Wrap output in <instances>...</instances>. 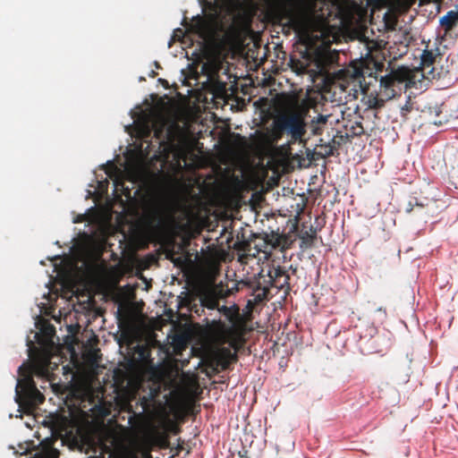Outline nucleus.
Returning <instances> with one entry per match:
<instances>
[{"label": "nucleus", "mask_w": 458, "mask_h": 458, "mask_svg": "<svg viewBox=\"0 0 458 458\" xmlns=\"http://www.w3.org/2000/svg\"><path fill=\"white\" fill-rule=\"evenodd\" d=\"M307 114L308 110L298 106H286L278 110L272 123L273 140L277 141L286 134L290 137L291 143H306L305 135L308 127L312 135H321L329 116L318 114L308 123Z\"/></svg>", "instance_id": "f257e3e1"}, {"label": "nucleus", "mask_w": 458, "mask_h": 458, "mask_svg": "<svg viewBox=\"0 0 458 458\" xmlns=\"http://www.w3.org/2000/svg\"><path fill=\"white\" fill-rule=\"evenodd\" d=\"M316 8L314 0H290L280 7L281 20L300 36L310 38L319 27Z\"/></svg>", "instance_id": "f03ea898"}, {"label": "nucleus", "mask_w": 458, "mask_h": 458, "mask_svg": "<svg viewBox=\"0 0 458 458\" xmlns=\"http://www.w3.org/2000/svg\"><path fill=\"white\" fill-rule=\"evenodd\" d=\"M418 74V71L402 66L382 76L380 78L379 93L376 96L370 94L368 97L369 107L372 109L382 108L385 106L386 100L392 99L401 94L403 86L405 89L413 87L416 84Z\"/></svg>", "instance_id": "7ed1b4c3"}, {"label": "nucleus", "mask_w": 458, "mask_h": 458, "mask_svg": "<svg viewBox=\"0 0 458 458\" xmlns=\"http://www.w3.org/2000/svg\"><path fill=\"white\" fill-rule=\"evenodd\" d=\"M34 368L22 364L18 372L21 377L15 388V400L20 407L25 410H33L37 405L45 401V396L37 388L32 374Z\"/></svg>", "instance_id": "20e7f679"}, {"label": "nucleus", "mask_w": 458, "mask_h": 458, "mask_svg": "<svg viewBox=\"0 0 458 458\" xmlns=\"http://www.w3.org/2000/svg\"><path fill=\"white\" fill-rule=\"evenodd\" d=\"M180 135V128L177 124L166 125L162 123L155 125L154 137L163 147H173Z\"/></svg>", "instance_id": "39448f33"}, {"label": "nucleus", "mask_w": 458, "mask_h": 458, "mask_svg": "<svg viewBox=\"0 0 458 458\" xmlns=\"http://www.w3.org/2000/svg\"><path fill=\"white\" fill-rule=\"evenodd\" d=\"M437 58H441L440 49L435 47L434 49H425L421 55L420 61V72L423 77L429 79L435 78V67L434 64L437 62Z\"/></svg>", "instance_id": "423d86ee"}, {"label": "nucleus", "mask_w": 458, "mask_h": 458, "mask_svg": "<svg viewBox=\"0 0 458 458\" xmlns=\"http://www.w3.org/2000/svg\"><path fill=\"white\" fill-rule=\"evenodd\" d=\"M265 244L270 245L271 249L284 251L290 249L293 240L291 233H279L278 231H272L270 233H265L263 238Z\"/></svg>", "instance_id": "0eeeda50"}, {"label": "nucleus", "mask_w": 458, "mask_h": 458, "mask_svg": "<svg viewBox=\"0 0 458 458\" xmlns=\"http://www.w3.org/2000/svg\"><path fill=\"white\" fill-rule=\"evenodd\" d=\"M444 33L442 38H454L458 35V11H449L439 21Z\"/></svg>", "instance_id": "6e6552de"}, {"label": "nucleus", "mask_w": 458, "mask_h": 458, "mask_svg": "<svg viewBox=\"0 0 458 458\" xmlns=\"http://www.w3.org/2000/svg\"><path fill=\"white\" fill-rule=\"evenodd\" d=\"M219 293L220 290L217 284L213 289L202 292L199 296L201 306L208 310L218 309L219 300L223 299Z\"/></svg>", "instance_id": "1a4fd4ad"}, {"label": "nucleus", "mask_w": 458, "mask_h": 458, "mask_svg": "<svg viewBox=\"0 0 458 458\" xmlns=\"http://www.w3.org/2000/svg\"><path fill=\"white\" fill-rule=\"evenodd\" d=\"M269 286H276L283 289L284 286L289 288L290 285V276L281 267L274 268V271H270L269 274Z\"/></svg>", "instance_id": "9d476101"}, {"label": "nucleus", "mask_w": 458, "mask_h": 458, "mask_svg": "<svg viewBox=\"0 0 458 458\" xmlns=\"http://www.w3.org/2000/svg\"><path fill=\"white\" fill-rule=\"evenodd\" d=\"M250 288L252 289V295L254 297L253 301L255 304H259L266 300L269 293V285H262L259 280L250 281Z\"/></svg>", "instance_id": "9b49d317"}, {"label": "nucleus", "mask_w": 458, "mask_h": 458, "mask_svg": "<svg viewBox=\"0 0 458 458\" xmlns=\"http://www.w3.org/2000/svg\"><path fill=\"white\" fill-rule=\"evenodd\" d=\"M134 360L144 365H150L152 363L151 349L148 344H138L133 350Z\"/></svg>", "instance_id": "f8f14e48"}, {"label": "nucleus", "mask_w": 458, "mask_h": 458, "mask_svg": "<svg viewBox=\"0 0 458 458\" xmlns=\"http://www.w3.org/2000/svg\"><path fill=\"white\" fill-rule=\"evenodd\" d=\"M217 310L232 324L237 323L240 319V309L236 304H233L230 307L223 305L218 307Z\"/></svg>", "instance_id": "ddd939ff"}, {"label": "nucleus", "mask_w": 458, "mask_h": 458, "mask_svg": "<svg viewBox=\"0 0 458 458\" xmlns=\"http://www.w3.org/2000/svg\"><path fill=\"white\" fill-rule=\"evenodd\" d=\"M250 281H240V282H234L233 286L229 287L228 284L225 285L223 283H220L217 284L219 290H220V297L222 298H227L230 295L239 292L240 285H246L249 287Z\"/></svg>", "instance_id": "4468645a"}, {"label": "nucleus", "mask_w": 458, "mask_h": 458, "mask_svg": "<svg viewBox=\"0 0 458 458\" xmlns=\"http://www.w3.org/2000/svg\"><path fill=\"white\" fill-rule=\"evenodd\" d=\"M298 236L301 240L300 248L302 250H307V249L312 248L314 246L315 241L317 239L314 232L308 233L307 231H304L303 229H301L300 231Z\"/></svg>", "instance_id": "2eb2a0df"}, {"label": "nucleus", "mask_w": 458, "mask_h": 458, "mask_svg": "<svg viewBox=\"0 0 458 458\" xmlns=\"http://www.w3.org/2000/svg\"><path fill=\"white\" fill-rule=\"evenodd\" d=\"M427 204H424L420 201L418 200L417 198H413L411 200H410L408 202V204L406 205L405 207V212L410 214L411 213L413 210H414V208H418L420 209L423 208L424 207H426Z\"/></svg>", "instance_id": "dca6fc26"}, {"label": "nucleus", "mask_w": 458, "mask_h": 458, "mask_svg": "<svg viewBox=\"0 0 458 458\" xmlns=\"http://www.w3.org/2000/svg\"><path fill=\"white\" fill-rule=\"evenodd\" d=\"M221 354L223 356L228 357L232 360H236V359H237V356L235 354L232 353L231 351L227 348L221 349Z\"/></svg>", "instance_id": "f3484780"}, {"label": "nucleus", "mask_w": 458, "mask_h": 458, "mask_svg": "<svg viewBox=\"0 0 458 458\" xmlns=\"http://www.w3.org/2000/svg\"><path fill=\"white\" fill-rule=\"evenodd\" d=\"M141 131H141L142 138L148 137L151 133V130L148 125L144 126Z\"/></svg>", "instance_id": "a211bd4d"}, {"label": "nucleus", "mask_w": 458, "mask_h": 458, "mask_svg": "<svg viewBox=\"0 0 458 458\" xmlns=\"http://www.w3.org/2000/svg\"><path fill=\"white\" fill-rule=\"evenodd\" d=\"M36 458H57V455L55 453H47Z\"/></svg>", "instance_id": "6ab92c4d"}, {"label": "nucleus", "mask_w": 458, "mask_h": 458, "mask_svg": "<svg viewBox=\"0 0 458 458\" xmlns=\"http://www.w3.org/2000/svg\"><path fill=\"white\" fill-rule=\"evenodd\" d=\"M306 231H307L308 233L314 232L315 233V236L317 237L318 230L313 225H310L309 230H306Z\"/></svg>", "instance_id": "aec40b11"}, {"label": "nucleus", "mask_w": 458, "mask_h": 458, "mask_svg": "<svg viewBox=\"0 0 458 458\" xmlns=\"http://www.w3.org/2000/svg\"><path fill=\"white\" fill-rule=\"evenodd\" d=\"M239 458H250L248 456V452L247 451L239 452Z\"/></svg>", "instance_id": "412c9836"}, {"label": "nucleus", "mask_w": 458, "mask_h": 458, "mask_svg": "<svg viewBox=\"0 0 458 458\" xmlns=\"http://www.w3.org/2000/svg\"><path fill=\"white\" fill-rule=\"evenodd\" d=\"M171 431H172L174 434H178V433H179V431H180V428H179L177 426L173 425V426H172V428H171Z\"/></svg>", "instance_id": "4be33fe9"}, {"label": "nucleus", "mask_w": 458, "mask_h": 458, "mask_svg": "<svg viewBox=\"0 0 458 458\" xmlns=\"http://www.w3.org/2000/svg\"><path fill=\"white\" fill-rule=\"evenodd\" d=\"M360 131L359 132H356L357 135H360L363 133V127L361 126L360 123H358Z\"/></svg>", "instance_id": "5701e85b"}, {"label": "nucleus", "mask_w": 458, "mask_h": 458, "mask_svg": "<svg viewBox=\"0 0 458 458\" xmlns=\"http://www.w3.org/2000/svg\"><path fill=\"white\" fill-rule=\"evenodd\" d=\"M39 369H40L39 373H41V374H44L47 370L46 367H41V368H39Z\"/></svg>", "instance_id": "b1692460"}, {"label": "nucleus", "mask_w": 458, "mask_h": 458, "mask_svg": "<svg viewBox=\"0 0 458 458\" xmlns=\"http://www.w3.org/2000/svg\"><path fill=\"white\" fill-rule=\"evenodd\" d=\"M159 81L161 82V84H165V85L168 84L167 81L164 79H159Z\"/></svg>", "instance_id": "393cba45"}, {"label": "nucleus", "mask_w": 458, "mask_h": 458, "mask_svg": "<svg viewBox=\"0 0 458 458\" xmlns=\"http://www.w3.org/2000/svg\"><path fill=\"white\" fill-rule=\"evenodd\" d=\"M197 27H198V29H197L198 31H200L202 30V25L199 24V25H197Z\"/></svg>", "instance_id": "a878e982"}, {"label": "nucleus", "mask_w": 458, "mask_h": 458, "mask_svg": "<svg viewBox=\"0 0 458 458\" xmlns=\"http://www.w3.org/2000/svg\"><path fill=\"white\" fill-rule=\"evenodd\" d=\"M182 449V446L179 445H178V447H177V451L179 452V451H181Z\"/></svg>", "instance_id": "bb28decb"}, {"label": "nucleus", "mask_w": 458, "mask_h": 458, "mask_svg": "<svg viewBox=\"0 0 458 458\" xmlns=\"http://www.w3.org/2000/svg\"><path fill=\"white\" fill-rule=\"evenodd\" d=\"M156 72H152V74H151V77H155L156 76Z\"/></svg>", "instance_id": "cd10ccee"}, {"label": "nucleus", "mask_w": 458, "mask_h": 458, "mask_svg": "<svg viewBox=\"0 0 458 458\" xmlns=\"http://www.w3.org/2000/svg\"><path fill=\"white\" fill-rule=\"evenodd\" d=\"M434 1H435V2H437V3H440V2H442L443 0H434Z\"/></svg>", "instance_id": "c85d7f7f"}, {"label": "nucleus", "mask_w": 458, "mask_h": 458, "mask_svg": "<svg viewBox=\"0 0 458 458\" xmlns=\"http://www.w3.org/2000/svg\"><path fill=\"white\" fill-rule=\"evenodd\" d=\"M120 312H121V310H118V313H120ZM120 316H121V314H119V318H118L119 319H121Z\"/></svg>", "instance_id": "c756f323"}, {"label": "nucleus", "mask_w": 458, "mask_h": 458, "mask_svg": "<svg viewBox=\"0 0 458 458\" xmlns=\"http://www.w3.org/2000/svg\"><path fill=\"white\" fill-rule=\"evenodd\" d=\"M332 154H333V153H332V151H329V152L327 153V155H328V156H330V155H332Z\"/></svg>", "instance_id": "7c9ffc66"}, {"label": "nucleus", "mask_w": 458, "mask_h": 458, "mask_svg": "<svg viewBox=\"0 0 458 458\" xmlns=\"http://www.w3.org/2000/svg\"><path fill=\"white\" fill-rule=\"evenodd\" d=\"M50 329H51L52 331H54V330H55L53 326H51V327H50Z\"/></svg>", "instance_id": "2f4dec72"}]
</instances>
